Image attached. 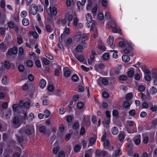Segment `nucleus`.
Wrapping results in <instances>:
<instances>
[{
    "instance_id": "nucleus-1",
    "label": "nucleus",
    "mask_w": 157,
    "mask_h": 157,
    "mask_svg": "<svg viewBox=\"0 0 157 157\" xmlns=\"http://www.w3.org/2000/svg\"><path fill=\"white\" fill-rule=\"evenodd\" d=\"M128 124V126L126 128L127 132L129 133H134L136 129V126L134 122L129 121Z\"/></svg>"
},
{
    "instance_id": "nucleus-2",
    "label": "nucleus",
    "mask_w": 157,
    "mask_h": 157,
    "mask_svg": "<svg viewBox=\"0 0 157 157\" xmlns=\"http://www.w3.org/2000/svg\"><path fill=\"white\" fill-rule=\"evenodd\" d=\"M134 45L132 43L130 44L127 46H126V48L124 49V52L126 54H129V53H133V47Z\"/></svg>"
},
{
    "instance_id": "nucleus-3",
    "label": "nucleus",
    "mask_w": 157,
    "mask_h": 157,
    "mask_svg": "<svg viewBox=\"0 0 157 157\" xmlns=\"http://www.w3.org/2000/svg\"><path fill=\"white\" fill-rule=\"evenodd\" d=\"M112 23L115 26V27H113L112 26H111V25H109V23H107L106 24V26L108 28H109V27H111L113 29V31L114 33H120L121 32V29L119 28H116L117 27V25L116 24L115 21H114L113 20L112 22Z\"/></svg>"
},
{
    "instance_id": "nucleus-4",
    "label": "nucleus",
    "mask_w": 157,
    "mask_h": 157,
    "mask_svg": "<svg viewBox=\"0 0 157 157\" xmlns=\"http://www.w3.org/2000/svg\"><path fill=\"white\" fill-rule=\"evenodd\" d=\"M121 40L119 43V46L121 48H124L125 47L127 46L130 43L128 42L127 40L121 38Z\"/></svg>"
},
{
    "instance_id": "nucleus-5",
    "label": "nucleus",
    "mask_w": 157,
    "mask_h": 157,
    "mask_svg": "<svg viewBox=\"0 0 157 157\" xmlns=\"http://www.w3.org/2000/svg\"><path fill=\"white\" fill-rule=\"evenodd\" d=\"M114 38L112 36L109 37L107 39V43L109 44L110 47L112 48H114V45L113 44Z\"/></svg>"
},
{
    "instance_id": "nucleus-6",
    "label": "nucleus",
    "mask_w": 157,
    "mask_h": 157,
    "mask_svg": "<svg viewBox=\"0 0 157 157\" xmlns=\"http://www.w3.org/2000/svg\"><path fill=\"white\" fill-rule=\"evenodd\" d=\"M25 133L28 135H30L34 132V127L33 125L27 127L25 131Z\"/></svg>"
},
{
    "instance_id": "nucleus-7",
    "label": "nucleus",
    "mask_w": 157,
    "mask_h": 157,
    "mask_svg": "<svg viewBox=\"0 0 157 157\" xmlns=\"http://www.w3.org/2000/svg\"><path fill=\"white\" fill-rule=\"evenodd\" d=\"M37 8L36 5L32 4L31 6V13L33 15H35L37 12Z\"/></svg>"
},
{
    "instance_id": "nucleus-8",
    "label": "nucleus",
    "mask_w": 157,
    "mask_h": 157,
    "mask_svg": "<svg viewBox=\"0 0 157 157\" xmlns=\"http://www.w3.org/2000/svg\"><path fill=\"white\" fill-rule=\"evenodd\" d=\"M94 67L96 71L99 72L101 70L104 69L105 66L102 63H99L96 64L95 65Z\"/></svg>"
},
{
    "instance_id": "nucleus-9",
    "label": "nucleus",
    "mask_w": 157,
    "mask_h": 157,
    "mask_svg": "<svg viewBox=\"0 0 157 157\" xmlns=\"http://www.w3.org/2000/svg\"><path fill=\"white\" fill-rule=\"evenodd\" d=\"M17 52V48L16 47H13L12 49H9L8 51V54L10 55L12 54H16Z\"/></svg>"
},
{
    "instance_id": "nucleus-10",
    "label": "nucleus",
    "mask_w": 157,
    "mask_h": 157,
    "mask_svg": "<svg viewBox=\"0 0 157 157\" xmlns=\"http://www.w3.org/2000/svg\"><path fill=\"white\" fill-rule=\"evenodd\" d=\"M96 52L94 50H92V54L90 56V58L91 59V61L90 60H88V63L90 65L91 64L93 63V61L94 60L95 56L96 55Z\"/></svg>"
},
{
    "instance_id": "nucleus-11",
    "label": "nucleus",
    "mask_w": 157,
    "mask_h": 157,
    "mask_svg": "<svg viewBox=\"0 0 157 157\" xmlns=\"http://www.w3.org/2000/svg\"><path fill=\"white\" fill-rule=\"evenodd\" d=\"M134 141L135 144L138 145H139L141 142V136L138 135L134 137Z\"/></svg>"
},
{
    "instance_id": "nucleus-12",
    "label": "nucleus",
    "mask_w": 157,
    "mask_h": 157,
    "mask_svg": "<svg viewBox=\"0 0 157 157\" xmlns=\"http://www.w3.org/2000/svg\"><path fill=\"white\" fill-rule=\"evenodd\" d=\"M50 10L51 14L54 15L56 16L57 13V9L55 7H53L52 9L51 6H50L49 8Z\"/></svg>"
},
{
    "instance_id": "nucleus-13",
    "label": "nucleus",
    "mask_w": 157,
    "mask_h": 157,
    "mask_svg": "<svg viewBox=\"0 0 157 157\" xmlns=\"http://www.w3.org/2000/svg\"><path fill=\"white\" fill-rule=\"evenodd\" d=\"M134 73V69L133 68H129L127 72V75L129 77H132L133 76Z\"/></svg>"
},
{
    "instance_id": "nucleus-14",
    "label": "nucleus",
    "mask_w": 157,
    "mask_h": 157,
    "mask_svg": "<svg viewBox=\"0 0 157 157\" xmlns=\"http://www.w3.org/2000/svg\"><path fill=\"white\" fill-rule=\"evenodd\" d=\"M99 79L101 81L102 84L105 85H107L109 84V80L107 78L101 77Z\"/></svg>"
},
{
    "instance_id": "nucleus-15",
    "label": "nucleus",
    "mask_w": 157,
    "mask_h": 157,
    "mask_svg": "<svg viewBox=\"0 0 157 157\" xmlns=\"http://www.w3.org/2000/svg\"><path fill=\"white\" fill-rule=\"evenodd\" d=\"M46 83V81L44 79H41L39 82L40 87L42 89L44 88L45 87Z\"/></svg>"
},
{
    "instance_id": "nucleus-16",
    "label": "nucleus",
    "mask_w": 157,
    "mask_h": 157,
    "mask_svg": "<svg viewBox=\"0 0 157 157\" xmlns=\"http://www.w3.org/2000/svg\"><path fill=\"white\" fill-rule=\"evenodd\" d=\"M157 92V89L154 86L152 87L149 90V94L152 95H154Z\"/></svg>"
},
{
    "instance_id": "nucleus-17",
    "label": "nucleus",
    "mask_w": 157,
    "mask_h": 157,
    "mask_svg": "<svg viewBox=\"0 0 157 157\" xmlns=\"http://www.w3.org/2000/svg\"><path fill=\"white\" fill-rule=\"evenodd\" d=\"M110 75L111 76L118 75L120 73L119 71L117 70H111L110 71Z\"/></svg>"
},
{
    "instance_id": "nucleus-18",
    "label": "nucleus",
    "mask_w": 157,
    "mask_h": 157,
    "mask_svg": "<svg viewBox=\"0 0 157 157\" xmlns=\"http://www.w3.org/2000/svg\"><path fill=\"white\" fill-rule=\"evenodd\" d=\"M111 131L113 135H116L118 133V129L117 127H113L111 128Z\"/></svg>"
},
{
    "instance_id": "nucleus-19",
    "label": "nucleus",
    "mask_w": 157,
    "mask_h": 157,
    "mask_svg": "<svg viewBox=\"0 0 157 157\" xmlns=\"http://www.w3.org/2000/svg\"><path fill=\"white\" fill-rule=\"evenodd\" d=\"M141 68L143 72L146 75L149 74L150 71L148 69H147L146 67L144 65L142 66L141 67Z\"/></svg>"
},
{
    "instance_id": "nucleus-20",
    "label": "nucleus",
    "mask_w": 157,
    "mask_h": 157,
    "mask_svg": "<svg viewBox=\"0 0 157 157\" xmlns=\"http://www.w3.org/2000/svg\"><path fill=\"white\" fill-rule=\"evenodd\" d=\"M122 60L125 62H128L130 60L129 57L126 55H124L122 56Z\"/></svg>"
},
{
    "instance_id": "nucleus-21",
    "label": "nucleus",
    "mask_w": 157,
    "mask_h": 157,
    "mask_svg": "<svg viewBox=\"0 0 157 157\" xmlns=\"http://www.w3.org/2000/svg\"><path fill=\"white\" fill-rule=\"evenodd\" d=\"M45 29L49 33H51L53 30V29L49 24H47L45 26Z\"/></svg>"
},
{
    "instance_id": "nucleus-22",
    "label": "nucleus",
    "mask_w": 157,
    "mask_h": 157,
    "mask_svg": "<svg viewBox=\"0 0 157 157\" xmlns=\"http://www.w3.org/2000/svg\"><path fill=\"white\" fill-rule=\"evenodd\" d=\"M125 137V135L123 133H120L118 136V139L120 141H122L124 140Z\"/></svg>"
},
{
    "instance_id": "nucleus-23",
    "label": "nucleus",
    "mask_w": 157,
    "mask_h": 157,
    "mask_svg": "<svg viewBox=\"0 0 157 157\" xmlns=\"http://www.w3.org/2000/svg\"><path fill=\"white\" fill-rule=\"evenodd\" d=\"M16 150L18 151V152L14 153L13 156V157H20V152L21 151V149L19 147H17Z\"/></svg>"
},
{
    "instance_id": "nucleus-24",
    "label": "nucleus",
    "mask_w": 157,
    "mask_h": 157,
    "mask_svg": "<svg viewBox=\"0 0 157 157\" xmlns=\"http://www.w3.org/2000/svg\"><path fill=\"white\" fill-rule=\"evenodd\" d=\"M86 20L88 22H91L92 21V17L90 13H88L86 15Z\"/></svg>"
},
{
    "instance_id": "nucleus-25",
    "label": "nucleus",
    "mask_w": 157,
    "mask_h": 157,
    "mask_svg": "<svg viewBox=\"0 0 157 157\" xmlns=\"http://www.w3.org/2000/svg\"><path fill=\"white\" fill-rule=\"evenodd\" d=\"M81 33L80 32H78L75 36V39L76 41H79L81 39Z\"/></svg>"
},
{
    "instance_id": "nucleus-26",
    "label": "nucleus",
    "mask_w": 157,
    "mask_h": 157,
    "mask_svg": "<svg viewBox=\"0 0 157 157\" xmlns=\"http://www.w3.org/2000/svg\"><path fill=\"white\" fill-rule=\"evenodd\" d=\"M11 18L14 21L18 22L19 21V15L17 14H14L11 16Z\"/></svg>"
},
{
    "instance_id": "nucleus-27",
    "label": "nucleus",
    "mask_w": 157,
    "mask_h": 157,
    "mask_svg": "<svg viewBox=\"0 0 157 157\" xmlns=\"http://www.w3.org/2000/svg\"><path fill=\"white\" fill-rule=\"evenodd\" d=\"M75 58L80 62H83L84 60V57L82 55L78 56L77 55H75Z\"/></svg>"
},
{
    "instance_id": "nucleus-28",
    "label": "nucleus",
    "mask_w": 157,
    "mask_h": 157,
    "mask_svg": "<svg viewBox=\"0 0 157 157\" xmlns=\"http://www.w3.org/2000/svg\"><path fill=\"white\" fill-rule=\"evenodd\" d=\"M2 82L3 84L6 85L9 83V80L5 76H3L2 79Z\"/></svg>"
},
{
    "instance_id": "nucleus-29",
    "label": "nucleus",
    "mask_w": 157,
    "mask_h": 157,
    "mask_svg": "<svg viewBox=\"0 0 157 157\" xmlns=\"http://www.w3.org/2000/svg\"><path fill=\"white\" fill-rule=\"evenodd\" d=\"M84 49V47L81 45L77 46L75 48L76 51L78 52H81Z\"/></svg>"
},
{
    "instance_id": "nucleus-30",
    "label": "nucleus",
    "mask_w": 157,
    "mask_h": 157,
    "mask_svg": "<svg viewBox=\"0 0 157 157\" xmlns=\"http://www.w3.org/2000/svg\"><path fill=\"white\" fill-rule=\"evenodd\" d=\"M5 147V144L4 142L0 144V155H1L3 152V149Z\"/></svg>"
},
{
    "instance_id": "nucleus-31",
    "label": "nucleus",
    "mask_w": 157,
    "mask_h": 157,
    "mask_svg": "<svg viewBox=\"0 0 157 157\" xmlns=\"http://www.w3.org/2000/svg\"><path fill=\"white\" fill-rule=\"evenodd\" d=\"M29 20L26 18H24L22 20V24L25 26H27L29 24Z\"/></svg>"
},
{
    "instance_id": "nucleus-32",
    "label": "nucleus",
    "mask_w": 157,
    "mask_h": 157,
    "mask_svg": "<svg viewBox=\"0 0 157 157\" xmlns=\"http://www.w3.org/2000/svg\"><path fill=\"white\" fill-rule=\"evenodd\" d=\"M44 113V115L46 118L48 117L51 114V112L48 109H45Z\"/></svg>"
},
{
    "instance_id": "nucleus-33",
    "label": "nucleus",
    "mask_w": 157,
    "mask_h": 157,
    "mask_svg": "<svg viewBox=\"0 0 157 157\" xmlns=\"http://www.w3.org/2000/svg\"><path fill=\"white\" fill-rule=\"evenodd\" d=\"M114 155L116 156H118L121 155L122 153L121 150L119 148L118 150L115 151L114 152Z\"/></svg>"
},
{
    "instance_id": "nucleus-34",
    "label": "nucleus",
    "mask_w": 157,
    "mask_h": 157,
    "mask_svg": "<svg viewBox=\"0 0 157 157\" xmlns=\"http://www.w3.org/2000/svg\"><path fill=\"white\" fill-rule=\"evenodd\" d=\"M102 123L106 128H108L109 123V120L108 119L107 121H102Z\"/></svg>"
},
{
    "instance_id": "nucleus-35",
    "label": "nucleus",
    "mask_w": 157,
    "mask_h": 157,
    "mask_svg": "<svg viewBox=\"0 0 157 157\" xmlns=\"http://www.w3.org/2000/svg\"><path fill=\"white\" fill-rule=\"evenodd\" d=\"M84 106V104L82 102H79L77 103V106L78 109H82Z\"/></svg>"
},
{
    "instance_id": "nucleus-36",
    "label": "nucleus",
    "mask_w": 157,
    "mask_h": 157,
    "mask_svg": "<svg viewBox=\"0 0 157 157\" xmlns=\"http://www.w3.org/2000/svg\"><path fill=\"white\" fill-rule=\"evenodd\" d=\"M81 147L78 144L75 145L74 147V151L75 152H79L81 149Z\"/></svg>"
},
{
    "instance_id": "nucleus-37",
    "label": "nucleus",
    "mask_w": 157,
    "mask_h": 157,
    "mask_svg": "<svg viewBox=\"0 0 157 157\" xmlns=\"http://www.w3.org/2000/svg\"><path fill=\"white\" fill-rule=\"evenodd\" d=\"M3 64L4 67L7 69H9L10 67V64L8 61H5Z\"/></svg>"
},
{
    "instance_id": "nucleus-38",
    "label": "nucleus",
    "mask_w": 157,
    "mask_h": 157,
    "mask_svg": "<svg viewBox=\"0 0 157 157\" xmlns=\"http://www.w3.org/2000/svg\"><path fill=\"white\" fill-rule=\"evenodd\" d=\"M109 55L108 53H105L102 55V58L104 60H107L109 58Z\"/></svg>"
},
{
    "instance_id": "nucleus-39",
    "label": "nucleus",
    "mask_w": 157,
    "mask_h": 157,
    "mask_svg": "<svg viewBox=\"0 0 157 157\" xmlns=\"http://www.w3.org/2000/svg\"><path fill=\"white\" fill-rule=\"evenodd\" d=\"M72 80L73 81L75 82H77L78 79L79 78L78 76L76 74L74 75L72 78H71Z\"/></svg>"
},
{
    "instance_id": "nucleus-40",
    "label": "nucleus",
    "mask_w": 157,
    "mask_h": 157,
    "mask_svg": "<svg viewBox=\"0 0 157 157\" xmlns=\"http://www.w3.org/2000/svg\"><path fill=\"white\" fill-rule=\"evenodd\" d=\"M19 105L17 104H15L12 106L13 109L14 111H17L19 109Z\"/></svg>"
},
{
    "instance_id": "nucleus-41",
    "label": "nucleus",
    "mask_w": 157,
    "mask_h": 157,
    "mask_svg": "<svg viewBox=\"0 0 157 157\" xmlns=\"http://www.w3.org/2000/svg\"><path fill=\"white\" fill-rule=\"evenodd\" d=\"M133 97V95L131 93H130L128 94L126 96V98L127 100H130Z\"/></svg>"
},
{
    "instance_id": "nucleus-42",
    "label": "nucleus",
    "mask_w": 157,
    "mask_h": 157,
    "mask_svg": "<svg viewBox=\"0 0 157 157\" xmlns=\"http://www.w3.org/2000/svg\"><path fill=\"white\" fill-rule=\"evenodd\" d=\"M48 90L49 92H52L54 89V86L52 85H49L47 87Z\"/></svg>"
},
{
    "instance_id": "nucleus-43",
    "label": "nucleus",
    "mask_w": 157,
    "mask_h": 157,
    "mask_svg": "<svg viewBox=\"0 0 157 157\" xmlns=\"http://www.w3.org/2000/svg\"><path fill=\"white\" fill-rule=\"evenodd\" d=\"M34 118V114L32 113H30L29 115L28 120L29 121H31Z\"/></svg>"
},
{
    "instance_id": "nucleus-44",
    "label": "nucleus",
    "mask_w": 157,
    "mask_h": 157,
    "mask_svg": "<svg viewBox=\"0 0 157 157\" xmlns=\"http://www.w3.org/2000/svg\"><path fill=\"white\" fill-rule=\"evenodd\" d=\"M18 43L19 44H21L23 42V40L21 36L19 35L17 37Z\"/></svg>"
},
{
    "instance_id": "nucleus-45",
    "label": "nucleus",
    "mask_w": 157,
    "mask_h": 157,
    "mask_svg": "<svg viewBox=\"0 0 157 157\" xmlns=\"http://www.w3.org/2000/svg\"><path fill=\"white\" fill-rule=\"evenodd\" d=\"M64 75L66 77H69L71 75L70 71L68 70H66L64 72Z\"/></svg>"
},
{
    "instance_id": "nucleus-46",
    "label": "nucleus",
    "mask_w": 157,
    "mask_h": 157,
    "mask_svg": "<svg viewBox=\"0 0 157 157\" xmlns=\"http://www.w3.org/2000/svg\"><path fill=\"white\" fill-rule=\"evenodd\" d=\"M92 5V2L90 0L88 1V4L87 5L86 9L87 10H89L91 8V6Z\"/></svg>"
},
{
    "instance_id": "nucleus-47",
    "label": "nucleus",
    "mask_w": 157,
    "mask_h": 157,
    "mask_svg": "<svg viewBox=\"0 0 157 157\" xmlns=\"http://www.w3.org/2000/svg\"><path fill=\"white\" fill-rule=\"evenodd\" d=\"M104 18V15L101 13H99L98 14V18L100 20H102Z\"/></svg>"
},
{
    "instance_id": "nucleus-48",
    "label": "nucleus",
    "mask_w": 157,
    "mask_h": 157,
    "mask_svg": "<svg viewBox=\"0 0 157 157\" xmlns=\"http://www.w3.org/2000/svg\"><path fill=\"white\" fill-rule=\"evenodd\" d=\"M0 48L2 50V51L4 52L5 51L7 48L6 46L3 44H0Z\"/></svg>"
},
{
    "instance_id": "nucleus-49",
    "label": "nucleus",
    "mask_w": 157,
    "mask_h": 157,
    "mask_svg": "<svg viewBox=\"0 0 157 157\" xmlns=\"http://www.w3.org/2000/svg\"><path fill=\"white\" fill-rule=\"evenodd\" d=\"M96 139L94 137H91L89 139L90 144L91 145L94 144L96 141Z\"/></svg>"
},
{
    "instance_id": "nucleus-50",
    "label": "nucleus",
    "mask_w": 157,
    "mask_h": 157,
    "mask_svg": "<svg viewBox=\"0 0 157 157\" xmlns=\"http://www.w3.org/2000/svg\"><path fill=\"white\" fill-rule=\"evenodd\" d=\"M39 131L41 132L45 133V128L44 126H42L40 127Z\"/></svg>"
},
{
    "instance_id": "nucleus-51",
    "label": "nucleus",
    "mask_w": 157,
    "mask_h": 157,
    "mask_svg": "<svg viewBox=\"0 0 157 157\" xmlns=\"http://www.w3.org/2000/svg\"><path fill=\"white\" fill-rule=\"evenodd\" d=\"M145 80L147 81H149L151 80V78L149 74L146 75L144 76Z\"/></svg>"
},
{
    "instance_id": "nucleus-52",
    "label": "nucleus",
    "mask_w": 157,
    "mask_h": 157,
    "mask_svg": "<svg viewBox=\"0 0 157 157\" xmlns=\"http://www.w3.org/2000/svg\"><path fill=\"white\" fill-rule=\"evenodd\" d=\"M98 48L103 51H105L106 49V48L104 45V44H101L98 45Z\"/></svg>"
},
{
    "instance_id": "nucleus-53",
    "label": "nucleus",
    "mask_w": 157,
    "mask_h": 157,
    "mask_svg": "<svg viewBox=\"0 0 157 157\" xmlns=\"http://www.w3.org/2000/svg\"><path fill=\"white\" fill-rule=\"evenodd\" d=\"M105 17L107 19H111L110 13L109 12L107 11L105 13Z\"/></svg>"
},
{
    "instance_id": "nucleus-54",
    "label": "nucleus",
    "mask_w": 157,
    "mask_h": 157,
    "mask_svg": "<svg viewBox=\"0 0 157 157\" xmlns=\"http://www.w3.org/2000/svg\"><path fill=\"white\" fill-rule=\"evenodd\" d=\"M120 80L122 81L126 80L127 79V77L125 75H122L120 76L119 77Z\"/></svg>"
},
{
    "instance_id": "nucleus-55",
    "label": "nucleus",
    "mask_w": 157,
    "mask_h": 157,
    "mask_svg": "<svg viewBox=\"0 0 157 157\" xmlns=\"http://www.w3.org/2000/svg\"><path fill=\"white\" fill-rule=\"evenodd\" d=\"M11 109H9L7 111V113L6 115V117L7 118H8L10 117L11 115Z\"/></svg>"
},
{
    "instance_id": "nucleus-56",
    "label": "nucleus",
    "mask_w": 157,
    "mask_h": 157,
    "mask_svg": "<svg viewBox=\"0 0 157 157\" xmlns=\"http://www.w3.org/2000/svg\"><path fill=\"white\" fill-rule=\"evenodd\" d=\"M123 106L125 108H128L130 106L129 103L128 101H125L124 103Z\"/></svg>"
},
{
    "instance_id": "nucleus-57",
    "label": "nucleus",
    "mask_w": 157,
    "mask_h": 157,
    "mask_svg": "<svg viewBox=\"0 0 157 157\" xmlns=\"http://www.w3.org/2000/svg\"><path fill=\"white\" fill-rule=\"evenodd\" d=\"M35 64L36 66L38 68L41 67V63L40 61L39 60H37L35 61Z\"/></svg>"
},
{
    "instance_id": "nucleus-58",
    "label": "nucleus",
    "mask_w": 157,
    "mask_h": 157,
    "mask_svg": "<svg viewBox=\"0 0 157 157\" xmlns=\"http://www.w3.org/2000/svg\"><path fill=\"white\" fill-rule=\"evenodd\" d=\"M26 64L27 66L29 67H32L33 65V62L30 60H29L27 61Z\"/></svg>"
},
{
    "instance_id": "nucleus-59",
    "label": "nucleus",
    "mask_w": 157,
    "mask_h": 157,
    "mask_svg": "<svg viewBox=\"0 0 157 157\" xmlns=\"http://www.w3.org/2000/svg\"><path fill=\"white\" fill-rule=\"evenodd\" d=\"M19 119L17 117H15L13 119V123L15 124H17L19 122Z\"/></svg>"
},
{
    "instance_id": "nucleus-60",
    "label": "nucleus",
    "mask_w": 157,
    "mask_h": 157,
    "mask_svg": "<svg viewBox=\"0 0 157 157\" xmlns=\"http://www.w3.org/2000/svg\"><path fill=\"white\" fill-rule=\"evenodd\" d=\"M27 15V12L26 11L24 10L21 13V16L22 18L25 17Z\"/></svg>"
},
{
    "instance_id": "nucleus-61",
    "label": "nucleus",
    "mask_w": 157,
    "mask_h": 157,
    "mask_svg": "<svg viewBox=\"0 0 157 157\" xmlns=\"http://www.w3.org/2000/svg\"><path fill=\"white\" fill-rule=\"evenodd\" d=\"M24 52V50L23 48L22 47H20L19 49V55H22Z\"/></svg>"
},
{
    "instance_id": "nucleus-62",
    "label": "nucleus",
    "mask_w": 157,
    "mask_h": 157,
    "mask_svg": "<svg viewBox=\"0 0 157 157\" xmlns=\"http://www.w3.org/2000/svg\"><path fill=\"white\" fill-rule=\"evenodd\" d=\"M129 114L132 116H134L136 114V112L135 110L132 109L130 110L129 112Z\"/></svg>"
},
{
    "instance_id": "nucleus-63",
    "label": "nucleus",
    "mask_w": 157,
    "mask_h": 157,
    "mask_svg": "<svg viewBox=\"0 0 157 157\" xmlns=\"http://www.w3.org/2000/svg\"><path fill=\"white\" fill-rule=\"evenodd\" d=\"M19 71L20 72H23L25 69L24 66L22 65H20L18 67Z\"/></svg>"
},
{
    "instance_id": "nucleus-64",
    "label": "nucleus",
    "mask_w": 157,
    "mask_h": 157,
    "mask_svg": "<svg viewBox=\"0 0 157 157\" xmlns=\"http://www.w3.org/2000/svg\"><path fill=\"white\" fill-rule=\"evenodd\" d=\"M65 155V152L63 151H60L58 155L59 157H64Z\"/></svg>"
}]
</instances>
